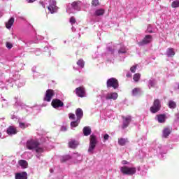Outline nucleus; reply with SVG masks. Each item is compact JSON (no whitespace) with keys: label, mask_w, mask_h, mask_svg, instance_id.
Wrapping results in <instances>:
<instances>
[{"label":"nucleus","mask_w":179,"mask_h":179,"mask_svg":"<svg viewBox=\"0 0 179 179\" xmlns=\"http://www.w3.org/2000/svg\"><path fill=\"white\" fill-rule=\"evenodd\" d=\"M96 145H97V136L92 134L90 136V145L88 148V153L93 155L94 149H96Z\"/></svg>","instance_id":"obj_1"},{"label":"nucleus","mask_w":179,"mask_h":179,"mask_svg":"<svg viewBox=\"0 0 179 179\" xmlns=\"http://www.w3.org/2000/svg\"><path fill=\"white\" fill-rule=\"evenodd\" d=\"M120 172L125 176H134L136 173V168L124 166L120 168Z\"/></svg>","instance_id":"obj_2"},{"label":"nucleus","mask_w":179,"mask_h":179,"mask_svg":"<svg viewBox=\"0 0 179 179\" xmlns=\"http://www.w3.org/2000/svg\"><path fill=\"white\" fill-rule=\"evenodd\" d=\"M160 108H162V102L159 99H155L152 106L150 108V111L152 114H156L160 111Z\"/></svg>","instance_id":"obj_3"},{"label":"nucleus","mask_w":179,"mask_h":179,"mask_svg":"<svg viewBox=\"0 0 179 179\" xmlns=\"http://www.w3.org/2000/svg\"><path fill=\"white\" fill-rule=\"evenodd\" d=\"M40 146V142L38 140L31 139L27 142V148L29 150H33Z\"/></svg>","instance_id":"obj_4"},{"label":"nucleus","mask_w":179,"mask_h":179,"mask_svg":"<svg viewBox=\"0 0 179 179\" xmlns=\"http://www.w3.org/2000/svg\"><path fill=\"white\" fill-rule=\"evenodd\" d=\"M55 96V92H54V90L48 89L45 92L43 101H47L48 103H50V101L52 100V97Z\"/></svg>","instance_id":"obj_5"},{"label":"nucleus","mask_w":179,"mask_h":179,"mask_svg":"<svg viewBox=\"0 0 179 179\" xmlns=\"http://www.w3.org/2000/svg\"><path fill=\"white\" fill-rule=\"evenodd\" d=\"M122 129H125V128H128L129 127V124H131V122L132 121V117L131 115L127 116H122Z\"/></svg>","instance_id":"obj_6"},{"label":"nucleus","mask_w":179,"mask_h":179,"mask_svg":"<svg viewBox=\"0 0 179 179\" xmlns=\"http://www.w3.org/2000/svg\"><path fill=\"white\" fill-rule=\"evenodd\" d=\"M107 87H113L114 89H118V80L114 78H109L106 82Z\"/></svg>","instance_id":"obj_7"},{"label":"nucleus","mask_w":179,"mask_h":179,"mask_svg":"<svg viewBox=\"0 0 179 179\" xmlns=\"http://www.w3.org/2000/svg\"><path fill=\"white\" fill-rule=\"evenodd\" d=\"M153 41V36L152 35H145L143 40L138 42V45H146L150 44Z\"/></svg>","instance_id":"obj_8"},{"label":"nucleus","mask_w":179,"mask_h":179,"mask_svg":"<svg viewBox=\"0 0 179 179\" xmlns=\"http://www.w3.org/2000/svg\"><path fill=\"white\" fill-rule=\"evenodd\" d=\"M75 92L76 94H77L78 97H86V90H85V87L83 86L77 87L75 90Z\"/></svg>","instance_id":"obj_9"},{"label":"nucleus","mask_w":179,"mask_h":179,"mask_svg":"<svg viewBox=\"0 0 179 179\" xmlns=\"http://www.w3.org/2000/svg\"><path fill=\"white\" fill-rule=\"evenodd\" d=\"M52 107L53 108H59V107H64V102L58 99H55L51 103Z\"/></svg>","instance_id":"obj_10"},{"label":"nucleus","mask_w":179,"mask_h":179,"mask_svg":"<svg viewBox=\"0 0 179 179\" xmlns=\"http://www.w3.org/2000/svg\"><path fill=\"white\" fill-rule=\"evenodd\" d=\"M6 132L8 135H16L17 134V129L15 126H9L7 128Z\"/></svg>","instance_id":"obj_11"},{"label":"nucleus","mask_w":179,"mask_h":179,"mask_svg":"<svg viewBox=\"0 0 179 179\" xmlns=\"http://www.w3.org/2000/svg\"><path fill=\"white\" fill-rule=\"evenodd\" d=\"M118 99V94L116 92L108 93L106 96V100H117Z\"/></svg>","instance_id":"obj_12"},{"label":"nucleus","mask_w":179,"mask_h":179,"mask_svg":"<svg viewBox=\"0 0 179 179\" xmlns=\"http://www.w3.org/2000/svg\"><path fill=\"white\" fill-rule=\"evenodd\" d=\"M15 179H27V173L26 172H21L15 173Z\"/></svg>","instance_id":"obj_13"},{"label":"nucleus","mask_w":179,"mask_h":179,"mask_svg":"<svg viewBox=\"0 0 179 179\" xmlns=\"http://www.w3.org/2000/svg\"><path fill=\"white\" fill-rule=\"evenodd\" d=\"M48 9L50 13H55L57 12V3L55 1L53 2L52 4H50L48 7Z\"/></svg>","instance_id":"obj_14"},{"label":"nucleus","mask_w":179,"mask_h":179,"mask_svg":"<svg viewBox=\"0 0 179 179\" xmlns=\"http://www.w3.org/2000/svg\"><path fill=\"white\" fill-rule=\"evenodd\" d=\"M78 145L79 142H78L76 140H71L70 142H69V148L71 149H76Z\"/></svg>","instance_id":"obj_15"},{"label":"nucleus","mask_w":179,"mask_h":179,"mask_svg":"<svg viewBox=\"0 0 179 179\" xmlns=\"http://www.w3.org/2000/svg\"><path fill=\"white\" fill-rule=\"evenodd\" d=\"M76 115L77 117L78 121H80L83 117V110L80 108H78L76 110Z\"/></svg>","instance_id":"obj_16"},{"label":"nucleus","mask_w":179,"mask_h":179,"mask_svg":"<svg viewBox=\"0 0 179 179\" xmlns=\"http://www.w3.org/2000/svg\"><path fill=\"white\" fill-rule=\"evenodd\" d=\"M157 121L159 124H164L166 122V114H160L157 115Z\"/></svg>","instance_id":"obj_17"},{"label":"nucleus","mask_w":179,"mask_h":179,"mask_svg":"<svg viewBox=\"0 0 179 179\" xmlns=\"http://www.w3.org/2000/svg\"><path fill=\"white\" fill-rule=\"evenodd\" d=\"M129 141H128V138H118V144L120 146H125L127 143H128Z\"/></svg>","instance_id":"obj_18"},{"label":"nucleus","mask_w":179,"mask_h":179,"mask_svg":"<svg viewBox=\"0 0 179 179\" xmlns=\"http://www.w3.org/2000/svg\"><path fill=\"white\" fill-rule=\"evenodd\" d=\"M18 164L20 166L22 169H27L29 166V163H27V161L24 159H21L18 161Z\"/></svg>","instance_id":"obj_19"},{"label":"nucleus","mask_w":179,"mask_h":179,"mask_svg":"<svg viewBox=\"0 0 179 179\" xmlns=\"http://www.w3.org/2000/svg\"><path fill=\"white\" fill-rule=\"evenodd\" d=\"M71 159H72V156L67 155L61 157L60 162L61 163H66V162L71 160Z\"/></svg>","instance_id":"obj_20"},{"label":"nucleus","mask_w":179,"mask_h":179,"mask_svg":"<svg viewBox=\"0 0 179 179\" xmlns=\"http://www.w3.org/2000/svg\"><path fill=\"white\" fill-rule=\"evenodd\" d=\"M171 134V129L166 127L163 130V136L164 138H168L169 136Z\"/></svg>","instance_id":"obj_21"},{"label":"nucleus","mask_w":179,"mask_h":179,"mask_svg":"<svg viewBox=\"0 0 179 179\" xmlns=\"http://www.w3.org/2000/svg\"><path fill=\"white\" fill-rule=\"evenodd\" d=\"M83 132L85 136H89V135L92 134V129H90L89 127H85L83 128Z\"/></svg>","instance_id":"obj_22"},{"label":"nucleus","mask_w":179,"mask_h":179,"mask_svg":"<svg viewBox=\"0 0 179 179\" xmlns=\"http://www.w3.org/2000/svg\"><path fill=\"white\" fill-rule=\"evenodd\" d=\"M13 23H15V18H10V20L7 22H6V29H10V27L13 26Z\"/></svg>","instance_id":"obj_23"},{"label":"nucleus","mask_w":179,"mask_h":179,"mask_svg":"<svg viewBox=\"0 0 179 179\" xmlns=\"http://www.w3.org/2000/svg\"><path fill=\"white\" fill-rule=\"evenodd\" d=\"M106 13V10L104 9L101 8V9H97L95 10L94 15V16H103L104 13Z\"/></svg>","instance_id":"obj_24"},{"label":"nucleus","mask_w":179,"mask_h":179,"mask_svg":"<svg viewBox=\"0 0 179 179\" xmlns=\"http://www.w3.org/2000/svg\"><path fill=\"white\" fill-rule=\"evenodd\" d=\"M167 57H174L176 55V52L173 48H168L166 52Z\"/></svg>","instance_id":"obj_25"},{"label":"nucleus","mask_w":179,"mask_h":179,"mask_svg":"<svg viewBox=\"0 0 179 179\" xmlns=\"http://www.w3.org/2000/svg\"><path fill=\"white\" fill-rule=\"evenodd\" d=\"M35 152H36V153L38 154L36 156L38 157V159H39L40 155H40V153H43L44 152V148L38 146L36 148H35Z\"/></svg>","instance_id":"obj_26"},{"label":"nucleus","mask_w":179,"mask_h":179,"mask_svg":"<svg viewBox=\"0 0 179 179\" xmlns=\"http://www.w3.org/2000/svg\"><path fill=\"white\" fill-rule=\"evenodd\" d=\"M169 108H177V103L174 102L173 101H169L168 104Z\"/></svg>","instance_id":"obj_27"},{"label":"nucleus","mask_w":179,"mask_h":179,"mask_svg":"<svg viewBox=\"0 0 179 179\" xmlns=\"http://www.w3.org/2000/svg\"><path fill=\"white\" fill-rule=\"evenodd\" d=\"M77 65L78 66H80V68H85V61H83V59H80L77 62Z\"/></svg>","instance_id":"obj_28"},{"label":"nucleus","mask_w":179,"mask_h":179,"mask_svg":"<svg viewBox=\"0 0 179 179\" xmlns=\"http://www.w3.org/2000/svg\"><path fill=\"white\" fill-rule=\"evenodd\" d=\"M79 122H80V120H78V119L76 121H73L71 122V127L73 128H76L78 125H79Z\"/></svg>","instance_id":"obj_29"},{"label":"nucleus","mask_w":179,"mask_h":179,"mask_svg":"<svg viewBox=\"0 0 179 179\" xmlns=\"http://www.w3.org/2000/svg\"><path fill=\"white\" fill-rule=\"evenodd\" d=\"M19 127H20V128H21V129H26V128L29 127V124H27L24 122H20Z\"/></svg>","instance_id":"obj_30"},{"label":"nucleus","mask_w":179,"mask_h":179,"mask_svg":"<svg viewBox=\"0 0 179 179\" xmlns=\"http://www.w3.org/2000/svg\"><path fill=\"white\" fill-rule=\"evenodd\" d=\"M134 81V82H139L140 79H141V74L140 73H136L134 75L133 77Z\"/></svg>","instance_id":"obj_31"},{"label":"nucleus","mask_w":179,"mask_h":179,"mask_svg":"<svg viewBox=\"0 0 179 179\" xmlns=\"http://www.w3.org/2000/svg\"><path fill=\"white\" fill-rule=\"evenodd\" d=\"M139 93H141V88H134L132 90L133 96H137V94H139Z\"/></svg>","instance_id":"obj_32"},{"label":"nucleus","mask_w":179,"mask_h":179,"mask_svg":"<svg viewBox=\"0 0 179 179\" xmlns=\"http://www.w3.org/2000/svg\"><path fill=\"white\" fill-rule=\"evenodd\" d=\"M172 8H179V1L176 0L172 2L171 3Z\"/></svg>","instance_id":"obj_33"},{"label":"nucleus","mask_w":179,"mask_h":179,"mask_svg":"<svg viewBox=\"0 0 179 179\" xmlns=\"http://www.w3.org/2000/svg\"><path fill=\"white\" fill-rule=\"evenodd\" d=\"M92 6H99V5H100V1L99 0H92Z\"/></svg>","instance_id":"obj_34"},{"label":"nucleus","mask_w":179,"mask_h":179,"mask_svg":"<svg viewBox=\"0 0 179 179\" xmlns=\"http://www.w3.org/2000/svg\"><path fill=\"white\" fill-rule=\"evenodd\" d=\"M148 85L149 86H150V87H155L156 82L155 81V80H150L148 82Z\"/></svg>","instance_id":"obj_35"},{"label":"nucleus","mask_w":179,"mask_h":179,"mask_svg":"<svg viewBox=\"0 0 179 179\" xmlns=\"http://www.w3.org/2000/svg\"><path fill=\"white\" fill-rule=\"evenodd\" d=\"M118 52L119 54H125V52H127V50L123 47L119 50Z\"/></svg>","instance_id":"obj_36"},{"label":"nucleus","mask_w":179,"mask_h":179,"mask_svg":"<svg viewBox=\"0 0 179 179\" xmlns=\"http://www.w3.org/2000/svg\"><path fill=\"white\" fill-rule=\"evenodd\" d=\"M79 3L78 1H74L71 3L72 7L73 8V9H78V4Z\"/></svg>","instance_id":"obj_37"},{"label":"nucleus","mask_w":179,"mask_h":179,"mask_svg":"<svg viewBox=\"0 0 179 179\" xmlns=\"http://www.w3.org/2000/svg\"><path fill=\"white\" fill-rule=\"evenodd\" d=\"M6 46L8 48V50H10V48L13 47V45L10 42H6Z\"/></svg>","instance_id":"obj_38"},{"label":"nucleus","mask_w":179,"mask_h":179,"mask_svg":"<svg viewBox=\"0 0 179 179\" xmlns=\"http://www.w3.org/2000/svg\"><path fill=\"white\" fill-rule=\"evenodd\" d=\"M70 23H71V24H75V23H76V19H75V17H71L70 18Z\"/></svg>","instance_id":"obj_39"},{"label":"nucleus","mask_w":179,"mask_h":179,"mask_svg":"<svg viewBox=\"0 0 179 179\" xmlns=\"http://www.w3.org/2000/svg\"><path fill=\"white\" fill-rule=\"evenodd\" d=\"M136 65L133 66L130 68V71L131 72H132V73H135V72L136 71Z\"/></svg>","instance_id":"obj_40"},{"label":"nucleus","mask_w":179,"mask_h":179,"mask_svg":"<svg viewBox=\"0 0 179 179\" xmlns=\"http://www.w3.org/2000/svg\"><path fill=\"white\" fill-rule=\"evenodd\" d=\"M69 118L70 120H75L76 118V117L75 116V114L73 113H69Z\"/></svg>","instance_id":"obj_41"},{"label":"nucleus","mask_w":179,"mask_h":179,"mask_svg":"<svg viewBox=\"0 0 179 179\" xmlns=\"http://www.w3.org/2000/svg\"><path fill=\"white\" fill-rule=\"evenodd\" d=\"M108 138H110V136H109L108 134H106L103 136V139H104V141H108Z\"/></svg>","instance_id":"obj_42"},{"label":"nucleus","mask_w":179,"mask_h":179,"mask_svg":"<svg viewBox=\"0 0 179 179\" xmlns=\"http://www.w3.org/2000/svg\"><path fill=\"white\" fill-rule=\"evenodd\" d=\"M122 164H124V165L128 164V161L123 160V161L122 162Z\"/></svg>","instance_id":"obj_43"},{"label":"nucleus","mask_w":179,"mask_h":179,"mask_svg":"<svg viewBox=\"0 0 179 179\" xmlns=\"http://www.w3.org/2000/svg\"><path fill=\"white\" fill-rule=\"evenodd\" d=\"M175 117H176V120H179V113L175 114Z\"/></svg>","instance_id":"obj_44"},{"label":"nucleus","mask_w":179,"mask_h":179,"mask_svg":"<svg viewBox=\"0 0 179 179\" xmlns=\"http://www.w3.org/2000/svg\"><path fill=\"white\" fill-rule=\"evenodd\" d=\"M127 78H131V76H132V75L129 73H128L127 75H126Z\"/></svg>","instance_id":"obj_45"},{"label":"nucleus","mask_w":179,"mask_h":179,"mask_svg":"<svg viewBox=\"0 0 179 179\" xmlns=\"http://www.w3.org/2000/svg\"><path fill=\"white\" fill-rule=\"evenodd\" d=\"M62 131H66V127H62Z\"/></svg>","instance_id":"obj_46"},{"label":"nucleus","mask_w":179,"mask_h":179,"mask_svg":"<svg viewBox=\"0 0 179 179\" xmlns=\"http://www.w3.org/2000/svg\"><path fill=\"white\" fill-rule=\"evenodd\" d=\"M3 16V14L0 11V17H2Z\"/></svg>","instance_id":"obj_47"},{"label":"nucleus","mask_w":179,"mask_h":179,"mask_svg":"<svg viewBox=\"0 0 179 179\" xmlns=\"http://www.w3.org/2000/svg\"><path fill=\"white\" fill-rule=\"evenodd\" d=\"M148 33H153V31H152V30H148Z\"/></svg>","instance_id":"obj_48"},{"label":"nucleus","mask_w":179,"mask_h":179,"mask_svg":"<svg viewBox=\"0 0 179 179\" xmlns=\"http://www.w3.org/2000/svg\"><path fill=\"white\" fill-rule=\"evenodd\" d=\"M178 89H179V84H178Z\"/></svg>","instance_id":"obj_49"},{"label":"nucleus","mask_w":179,"mask_h":179,"mask_svg":"<svg viewBox=\"0 0 179 179\" xmlns=\"http://www.w3.org/2000/svg\"><path fill=\"white\" fill-rule=\"evenodd\" d=\"M0 138H1V133H0Z\"/></svg>","instance_id":"obj_50"}]
</instances>
